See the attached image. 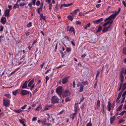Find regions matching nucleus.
Wrapping results in <instances>:
<instances>
[{
	"instance_id": "obj_1",
	"label": "nucleus",
	"mask_w": 126,
	"mask_h": 126,
	"mask_svg": "<svg viewBox=\"0 0 126 126\" xmlns=\"http://www.w3.org/2000/svg\"><path fill=\"white\" fill-rule=\"evenodd\" d=\"M51 102L53 104L58 103L59 102V100L56 96H53L52 97Z\"/></svg>"
},
{
	"instance_id": "obj_2",
	"label": "nucleus",
	"mask_w": 126,
	"mask_h": 126,
	"mask_svg": "<svg viewBox=\"0 0 126 126\" xmlns=\"http://www.w3.org/2000/svg\"><path fill=\"white\" fill-rule=\"evenodd\" d=\"M10 101L8 99H4L3 100V105L5 107H7L10 105Z\"/></svg>"
},
{
	"instance_id": "obj_3",
	"label": "nucleus",
	"mask_w": 126,
	"mask_h": 126,
	"mask_svg": "<svg viewBox=\"0 0 126 126\" xmlns=\"http://www.w3.org/2000/svg\"><path fill=\"white\" fill-rule=\"evenodd\" d=\"M62 87L61 86H59L56 89V92L58 94L60 97H61V95L62 93Z\"/></svg>"
},
{
	"instance_id": "obj_4",
	"label": "nucleus",
	"mask_w": 126,
	"mask_h": 126,
	"mask_svg": "<svg viewBox=\"0 0 126 126\" xmlns=\"http://www.w3.org/2000/svg\"><path fill=\"white\" fill-rule=\"evenodd\" d=\"M70 78L69 76H66L62 80V82L63 84L67 83L69 79Z\"/></svg>"
},
{
	"instance_id": "obj_5",
	"label": "nucleus",
	"mask_w": 126,
	"mask_h": 126,
	"mask_svg": "<svg viewBox=\"0 0 126 126\" xmlns=\"http://www.w3.org/2000/svg\"><path fill=\"white\" fill-rule=\"evenodd\" d=\"M70 94V92L69 90H66L63 94V97H65L69 95Z\"/></svg>"
},
{
	"instance_id": "obj_6",
	"label": "nucleus",
	"mask_w": 126,
	"mask_h": 126,
	"mask_svg": "<svg viewBox=\"0 0 126 126\" xmlns=\"http://www.w3.org/2000/svg\"><path fill=\"white\" fill-rule=\"evenodd\" d=\"M29 92L26 90H23L21 91V93L23 95H25L27 94H29Z\"/></svg>"
},
{
	"instance_id": "obj_7",
	"label": "nucleus",
	"mask_w": 126,
	"mask_h": 126,
	"mask_svg": "<svg viewBox=\"0 0 126 126\" xmlns=\"http://www.w3.org/2000/svg\"><path fill=\"white\" fill-rule=\"evenodd\" d=\"M103 21V18H102L99 19L97 20L93 21V23L94 24H98L101 22Z\"/></svg>"
},
{
	"instance_id": "obj_8",
	"label": "nucleus",
	"mask_w": 126,
	"mask_h": 126,
	"mask_svg": "<svg viewBox=\"0 0 126 126\" xmlns=\"http://www.w3.org/2000/svg\"><path fill=\"white\" fill-rule=\"evenodd\" d=\"M110 26H109L107 27H105L103 28V30H102V32L103 33H105L110 28Z\"/></svg>"
},
{
	"instance_id": "obj_9",
	"label": "nucleus",
	"mask_w": 126,
	"mask_h": 126,
	"mask_svg": "<svg viewBox=\"0 0 126 126\" xmlns=\"http://www.w3.org/2000/svg\"><path fill=\"white\" fill-rule=\"evenodd\" d=\"M116 15H116L115 14H113L109 16V17L111 21L112 19H114L116 17Z\"/></svg>"
},
{
	"instance_id": "obj_10",
	"label": "nucleus",
	"mask_w": 126,
	"mask_h": 126,
	"mask_svg": "<svg viewBox=\"0 0 126 126\" xmlns=\"http://www.w3.org/2000/svg\"><path fill=\"white\" fill-rule=\"evenodd\" d=\"M6 22V19L5 17H3L1 19V22L3 24H5Z\"/></svg>"
},
{
	"instance_id": "obj_11",
	"label": "nucleus",
	"mask_w": 126,
	"mask_h": 126,
	"mask_svg": "<svg viewBox=\"0 0 126 126\" xmlns=\"http://www.w3.org/2000/svg\"><path fill=\"white\" fill-rule=\"evenodd\" d=\"M9 13L7 10H6L4 11V16H5L8 17L10 16Z\"/></svg>"
},
{
	"instance_id": "obj_12",
	"label": "nucleus",
	"mask_w": 126,
	"mask_h": 126,
	"mask_svg": "<svg viewBox=\"0 0 126 126\" xmlns=\"http://www.w3.org/2000/svg\"><path fill=\"white\" fill-rule=\"evenodd\" d=\"M100 101L98 100L97 101V103L96 105V107L97 109H98L100 107Z\"/></svg>"
},
{
	"instance_id": "obj_13",
	"label": "nucleus",
	"mask_w": 126,
	"mask_h": 126,
	"mask_svg": "<svg viewBox=\"0 0 126 126\" xmlns=\"http://www.w3.org/2000/svg\"><path fill=\"white\" fill-rule=\"evenodd\" d=\"M34 79H33L31 80L29 83L28 84V87H30L33 84V82H34Z\"/></svg>"
},
{
	"instance_id": "obj_14",
	"label": "nucleus",
	"mask_w": 126,
	"mask_h": 126,
	"mask_svg": "<svg viewBox=\"0 0 126 126\" xmlns=\"http://www.w3.org/2000/svg\"><path fill=\"white\" fill-rule=\"evenodd\" d=\"M115 116L112 117L110 118V123L111 124L113 123V121L115 120Z\"/></svg>"
},
{
	"instance_id": "obj_15",
	"label": "nucleus",
	"mask_w": 126,
	"mask_h": 126,
	"mask_svg": "<svg viewBox=\"0 0 126 126\" xmlns=\"http://www.w3.org/2000/svg\"><path fill=\"white\" fill-rule=\"evenodd\" d=\"M111 103L109 102L108 105V111H110L111 110Z\"/></svg>"
},
{
	"instance_id": "obj_16",
	"label": "nucleus",
	"mask_w": 126,
	"mask_h": 126,
	"mask_svg": "<svg viewBox=\"0 0 126 126\" xmlns=\"http://www.w3.org/2000/svg\"><path fill=\"white\" fill-rule=\"evenodd\" d=\"M52 46L53 47L55 46V49H56L57 47V43H55V42L53 43L52 45Z\"/></svg>"
},
{
	"instance_id": "obj_17",
	"label": "nucleus",
	"mask_w": 126,
	"mask_h": 126,
	"mask_svg": "<svg viewBox=\"0 0 126 126\" xmlns=\"http://www.w3.org/2000/svg\"><path fill=\"white\" fill-rule=\"evenodd\" d=\"M126 88V83H125L123 84V85L122 87V89L121 92H123Z\"/></svg>"
},
{
	"instance_id": "obj_18",
	"label": "nucleus",
	"mask_w": 126,
	"mask_h": 126,
	"mask_svg": "<svg viewBox=\"0 0 126 126\" xmlns=\"http://www.w3.org/2000/svg\"><path fill=\"white\" fill-rule=\"evenodd\" d=\"M69 4H61L60 7V8L61 9L63 7V6H64V7H67L70 6Z\"/></svg>"
},
{
	"instance_id": "obj_19",
	"label": "nucleus",
	"mask_w": 126,
	"mask_h": 126,
	"mask_svg": "<svg viewBox=\"0 0 126 126\" xmlns=\"http://www.w3.org/2000/svg\"><path fill=\"white\" fill-rule=\"evenodd\" d=\"M27 87V82L26 81L23 84L22 88H26Z\"/></svg>"
},
{
	"instance_id": "obj_20",
	"label": "nucleus",
	"mask_w": 126,
	"mask_h": 126,
	"mask_svg": "<svg viewBox=\"0 0 126 126\" xmlns=\"http://www.w3.org/2000/svg\"><path fill=\"white\" fill-rule=\"evenodd\" d=\"M41 104H40L36 109L35 110L37 111H39L40 109H41Z\"/></svg>"
},
{
	"instance_id": "obj_21",
	"label": "nucleus",
	"mask_w": 126,
	"mask_h": 126,
	"mask_svg": "<svg viewBox=\"0 0 126 126\" xmlns=\"http://www.w3.org/2000/svg\"><path fill=\"white\" fill-rule=\"evenodd\" d=\"M18 3H16L13 6V8L14 9H16V8H19V5H18Z\"/></svg>"
},
{
	"instance_id": "obj_22",
	"label": "nucleus",
	"mask_w": 126,
	"mask_h": 126,
	"mask_svg": "<svg viewBox=\"0 0 126 126\" xmlns=\"http://www.w3.org/2000/svg\"><path fill=\"white\" fill-rule=\"evenodd\" d=\"M102 28L101 26H99L96 31V32L98 33L100 32L101 31Z\"/></svg>"
},
{
	"instance_id": "obj_23",
	"label": "nucleus",
	"mask_w": 126,
	"mask_h": 126,
	"mask_svg": "<svg viewBox=\"0 0 126 126\" xmlns=\"http://www.w3.org/2000/svg\"><path fill=\"white\" fill-rule=\"evenodd\" d=\"M13 111L16 113H20V112L22 111V110H14Z\"/></svg>"
},
{
	"instance_id": "obj_24",
	"label": "nucleus",
	"mask_w": 126,
	"mask_h": 126,
	"mask_svg": "<svg viewBox=\"0 0 126 126\" xmlns=\"http://www.w3.org/2000/svg\"><path fill=\"white\" fill-rule=\"evenodd\" d=\"M72 16H71L70 15H69L67 17L69 20L72 21L73 20V18L72 17Z\"/></svg>"
},
{
	"instance_id": "obj_25",
	"label": "nucleus",
	"mask_w": 126,
	"mask_h": 126,
	"mask_svg": "<svg viewBox=\"0 0 126 126\" xmlns=\"http://www.w3.org/2000/svg\"><path fill=\"white\" fill-rule=\"evenodd\" d=\"M18 90V89H17L15 91H13L12 92L13 94L15 96H16V93L17 92Z\"/></svg>"
},
{
	"instance_id": "obj_26",
	"label": "nucleus",
	"mask_w": 126,
	"mask_h": 126,
	"mask_svg": "<svg viewBox=\"0 0 126 126\" xmlns=\"http://www.w3.org/2000/svg\"><path fill=\"white\" fill-rule=\"evenodd\" d=\"M69 31H71V32H73L75 30L74 27L72 26H71L70 27V28L69 30Z\"/></svg>"
},
{
	"instance_id": "obj_27",
	"label": "nucleus",
	"mask_w": 126,
	"mask_h": 126,
	"mask_svg": "<svg viewBox=\"0 0 126 126\" xmlns=\"http://www.w3.org/2000/svg\"><path fill=\"white\" fill-rule=\"evenodd\" d=\"M123 52L124 54L126 55V47H124L123 49Z\"/></svg>"
},
{
	"instance_id": "obj_28",
	"label": "nucleus",
	"mask_w": 126,
	"mask_h": 126,
	"mask_svg": "<svg viewBox=\"0 0 126 126\" xmlns=\"http://www.w3.org/2000/svg\"><path fill=\"white\" fill-rule=\"evenodd\" d=\"M83 86L82 85H81L80 88V90H79V91L80 92H81L83 91Z\"/></svg>"
},
{
	"instance_id": "obj_29",
	"label": "nucleus",
	"mask_w": 126,
	"mask_h": 126,
	"mask_svg": "<svg viewBox=\"0 0 126 126\" xmlns=\"http://www.w3.org/2000/svg\"><path fill=\"white\" fill-rule=\"evenodd\" d=\"M46 118H44L41 121V122L42 123H44V124H46Z\"/></svg>"
},
{
	"instance_id": "obj_30",
	"label": "nucleus",
	"mask_w": 126,
	"mask_h": 126,
	"mask_svg": "<svg viewBox=\"0 0 126 126\" xmlns=\"http://www.w3.org/2000/svg\"><path fill=\"white\" fill-rule=\"evenodd\" d=\"M110 21H108L106 22L103 25V26L104 27L106 26L110 23Z\"/></svg>"
},
{
	"instance_id": "obj_31",
	"label": "nucleus",
	"mask_w": 126,
	"mask_h": 126,
	"mask_svg": "<svg viewBox=\"0 0 126 126\" xmlns=\"http://www.w3.org/2000/svg\"><path fill=\"white\" fill-rule=\"evenodd\" d=\"M26 4L25 3H21L19 5L20 6L22 7L23 6L25 5H26Z\"/></svg>"
},
{
	"instance_id": "obj_32",
	"label": "nucleus",
	"mask_w": 126,
	"mask_h": 126,
	"mask_svg": "<svg viewBox=\"0 0 126 126\" xmlns=\"http://www.w3.org/2000/svg\"><path fill=\"white\" fill-rule=\"evenodd\" d=\"M92 126V124L91 122V121H90V122L89 123L86 124V126Z\"/></svg>"
},
{
	"instance_id": "obj_33",
	"label": "nucleus",
	"mask_w": 126,
	"mask_h": 126,
	"mask_svg": "<svg viewBox=\"0 0 126 126\" xmlns=\"http://www.w3.org/2000/svg\"><path fill=\"white\" fill-rule=\"evenodd\" d=\"M5 96L7 97H8L9 98H11V97L10 96V95L9 94H5Z\"/></svg>"
},
{
	"instance_id": "obj_34",
	"label": "nucleus",
	"mask_w": 126,
	"mask_h": 126,
	"mask_svg": "<svg viewBox=\"0 0 126 126\" xmlns=\"http://www.w3.org/2000/svg\"><path fill=\"white\" fill-rule=\"evenodd\" d=\"M71 48H70L67 47V49H66V51L68 52H69L71 51Z\"/></svg>"
},
{
	"instance_id": "obj_35",
	"label": "nucleus",
	"mask_w": 126,
	"mask_h": 126,
	"mask_svg": "<svg viewBox=\"0 0 126 126\" xmlns=\"http://www.w3.org/2000/svg\"><path fill=\"white\" fill-rule=\"evenodd\" d=\"M32 26V23L31 22L29 23H28L27 25V27H30Z\"/></svg>"
},
{
	"instance_id": "obj_36",
	"label": "nucleus",
	"mask_w": 126,
	"mask_h": 126,
	"mask_svg": "<svg viewBox=\"0 0 126 126\" xmlns=\"http://www.w3.org/2000/svg\"><path fill=\"white\" fill-rule=\"evenodd\" d=\"M126 112V111H122L120 113H119V115H121V116H123L124 114V113Z\"/></svg>"
},
{
	"instance_id": "obj_37",
	"label": "nucleus",
	"mask_w": 126,
	"mask_h": 126,
	"mask_svg": "<svg viewBox=\"0 0 126 126\" xmlns=\"http://www.w3.org/2000/svg\"><path fill=\"white\" fill-rule=\"evenodd\" d=\"M49 77L47 76H46V83H47V81L49 80Z\"/></svg>"
},
{
	"instance_id": "obj_38",
	"label": "nucleus",
	"mask_w": 126,
	"mask_h": 126,
	"mask_svg": "<svg viewBox=\"0 0 126 126\" xmlns=\"http://www.w3.org/2000/svg\"><path fill=\"white\" fill-rule=\"evenodd\" d=\"M59 51H60V53H61V54L62 55V58H63L64 56L65 55V54H64V53L63 52H62L61 50H60Z\"/></svg>"
},
{
	"instance_id": "obj_39",
	"label": "nucleus",
	"mask_w": 126,
	"mask_h": 126,
	"mask_svg": "<svg viewBox=\"0 0 126 126\" xmlns=\"http://www.w3.org/2000/svg\"><path fill=\"white\" fill-rule=\"evenodd\" d=\"M49 9L50 10L52 9V4L51 3L50 4H49Z\"/></svg>"
},
{
	"instance_id": "obj_40",
	"label": "nucleus",
	"mask_w": 126,
	"mask_h": 126,
	"mask_svg": "<svg viewBox=\"0 0 126 126\" xmlns=\"http://www.w3.org/2000/svg\"><path fill=\"white\" fill-rule=\"evenodd\" d=\"M100 74V72L99 71H97L96 76V78L95 79V80L97 79V77L98 76H99Z\"/></svg>"
},
{
	"instance_id": "obj_41",
	"label": "nucleus",
	"mask_w": 126,
	"mask_h": 126,
	"mask_svg": "<svg viewBox=\"0 0 126 126\" xmlns=\"http://www.w3.org/2000/svg\"><path fill=\"white\" fill-rule=\"evenodd\" d=\"M40 1L39 0L37 1L36 2V5L37 6H39V5H40Z\"/></svg>"
},
{
	"instance_id": "obj_42",
	"label": "nucleus",
	"mask_w": 126,
	"mask_h": 126,
	"mask_svg": "<svg viewBox=\"0 0 126 126\" xmlns=\"http://www.w3.org/2000/svg\"><path fill=\"white\" fill-rule=\"evenodd\" d=\"M79 9H78L76 10H74L73 12L72 13H74V14H75L76 13V12L77 11H79Z\"/></svg>"
},
{
	"instance_id": "obj_43",
	"label": "nucleus",
	"mask_w": 126,
	"mask_h": 126,
	"mask_svg": "<svg viewBox=\"0 0 126 126\" xmlns=\"http://www.w3.org/2000/svg\"><path fill=\"white\" fill-rule=\"evenodd\" d=\"M120 78L121 79H124V76L123 74H120Z\"/></svg>"
},
{
	"instance_id": "obj_44",
	"label": "nucleus",
	"mask_w": 126,
	"mask_h": 126,
	"mask_svg": "<svg viewBox=\"0 0 126 126\" xmlns=\"http://www.w3.org/2000/svg\"><path fill=\"white\" fill-rule=\"evenodd\" d=\"M55 9L56 10H58V4H57L55 7Z\"/></svg>"
},
{
	"instance_id": "obj_45",
	"label": "nucleus",
	"mask_w": 126,
	"mask_h": 126,
	"mask_svg": "<svg viewBox=\"0 0 126 126\" xmlns=\"http://www.w3.org/2000/svg\"><path fill=\"white\" fill-rule=\"evenodd\" d=\"M102 109L103 111H104V110L105 109V106L103 104H102Z\"/></svg>"
},
{
	"instance_id": "obj_46",
	"label": "nucleus",
	"mask_w": 126,
	"mask_h": 126,
	"mask_svg": "<svg viewBox=\"0 0 126 126\" xmlns=\"http://www.w3.org/2000/svg\"><path fill=\"white\" fill-rule=\"evenodd\" d=\"M36 0H32V4L33 5H35V2Z\"/></svg>"
},
{
	"instance_id": "obj_47",
	"label": "nucleus",
	"mask_w": 126,
	"mask_h": 126,
	"mask_svg": "<svg viewBox=\"0 0 126 126\" xmlns=\"http://www.w3.org/2000/svg\"><path fill=\"white\" fill-rule=\"evenodd\" d=\"M122 92H120L118 94V97H121V96L122 95Z\"/></svg>"
},
{
	"instance_id": "obj_48",
	"label": "nucleus",
	"mask_w": 126,
	"mask_h": 126,
	"mask_svg": "<svg viewBox=\"0 0 126 126\" xmlns=\"http://www.w3.org/2000/svg\"><path fill=\"white\" fill-rule=\"evenodd\" d=\"M85 15V14L83 13H79V16H82L84 15Z\"/></svg>"
},
{
	"instance_id": "obj_49",
	"label": "nucleus",
	"mask_w": 126,
	"mask_h": 126,
	"mask_svg": "<svg viewBox=\"0 0 126 126\" xmlns=\"http://www.w3.org/2000/svg\"><path fill=\"white\" fill-rule=\"evenodd\" d=\"M47 106L48 105H47L45 107L44 109V110H45L46 111L48 110V108Z\"/></svg>"
},
{
	"instance_id": "obj_50",
	"label": "nucleus",
	"mask_w": 126,
	"mask_h": 126,
	"mask_svg": "<svg viewBox=\"0 0 126 126\" xmlns=\"http://www.w3.org/2000/svg\"><path fill=\"white\" fill-rule=\"evenodd\" d=\"M122 108H120V107H119L117 108V109L116 110V111H119L121 110Z\"/></svg>"
},
{
	"instance_id": "obj_51",
	"label": "nucleus",
	"mask_w": 126,
	"mask_h": 126,
	"mask_svg": "<svg viewBox=\"0 0 126 126\" xmlns=\"http://www.w3.org/2000/svg\"><path fill=\"white\" fill-rule=\"evenodd\" d=\"M82 84L83 85H85L86 84H88V82L86 81L84 82H82Z\"/></svg>"
},
{
	"instance_id": "obj_52",
	"label": "nucleus",
	"mask_w": 126,
	"mask_h": 126,
	"mask_svg": "<svg viewBox=\"0 0 126 126\" xmlns=\"http://www.w3.org/2000/svg\"><path fill=\"white\" fill-rule=\"evenodd\" d=\"M120 10H121L120 8H119L117 12L116 13H115L116 15H117L119 13V12H120Z\"/></svg>"
},
{
	"instance_id": "obj_53",
	"label": "nucleus",
	"mask_w": 126,
	"mask_h": 126,
	"mask_svg": "<svg viewBox=\"0 0 126 126\" xmlns=\"http://www.w3.org/2000/svg\"><path fill=\"white\" fill-rule=\"evenodd\" d=\"M109 20V21H111V20H110V18L109 17H108V18H106L104 20V21H107Z\"/></svg>"
},
{
	"instance_id": "obj_54",
	"label": "nucleus",
	"mask_w": 126,
	"mask_h": 126,
	"mask_svg": "<svg viewBox=\"0 0 126 126\" xmlns=\"http://www.w3.org/2000/svg\"><path fill=\"white\" fill-rule=\"evenodd\" d=\"M19 121L22 124H23L24 123V121H23L22 120L19 119Z\"/></svg>"
},
{
	"instance_id": "obj_55",
	"label": "nucleus",
	"mask_w": 126,
	"mask_h": 126,
	"mask_svg": "<svg viewBox=\"0 0 126 126\" xmlns=\"http://www.w3.org/2000/svg\"><path fill=\"white\" fill-rule=\"evenodd\" d=\"M125 120H124L121 119H120V120H119L118 121L119 123H122L124 121H125Z\"/></svg>"
},
{
	"instance_id": "obj_56",
	"label": "nucleus",
	"mask_w": 126,
	"mask_h": 126,
	"mask_svg": "<svg viewBox=\"0 0 126 126\" xmlns=\"http://www.w3.org/2000/svg\"><path fill=\"white\" fill-rule=\"evenodd\" d=\"M82 96V99H81V100L80 101V102L79 103V104H80L81 103V102H82L83 101V100H84V97H83V95Z\"/></svg>"
},
{
	"instance_id": "obj_57",
	"label": "nucleus",
	"mask_w": 126,
	"mask_h": 126,
	"mask_svg": "<svg viewBox=\"0 0 126 126\" xmlns=\"http://www.w3.org/2000/svg\"><path fill=\"white\" fill-rule=\"evenodd\" d=\"M26 106L27 105H25L23 107H21V108L22 109H24L25 108Z\"/></svg>"
},
{
	"instance_id": "obj_58",
	"label": "nucleus",
	"mask_w": 126,
	"mask_h": 126,
	"mask_svg": "<svg viewBox=\"0 0 126 126\" xmlns=\"http://www.w3.org/2000/svg\"><path fill=\"white\" fill-rule=\"evenodd\" d=\"M70 101V99L68 98H67L65 99V102H66Z\"/></svg>"
},
{
	"instance_id": "obj_59",
	"label": "nucleus",
	"mask_w": 126,
	"mask_h": 126,
	"mask_svg": "<svg viewBox=\"0 0 126 126\" xmlns=\"http://www.w3.org/2000/svg\"><path fill=\"white\" fill-rule=\"evenodd\" d=\"M123 80L124 79H121V83L120 84V85L122 86L123 82Z\"/></svg>"
},
{
	"instance_id": "obj_60",
	"label": "nucleus",
	"mask_w": 126,
	"mask_h": 126,
	"mask_svg": "<svg viewBox=\"0 0 126 126\" xmlns=\"http://www.w3.org/2000/svg\"><path fill=\"white\" fill-rule=\"evenodd\" d=\"M28 5L31 8H32V3L31 2V3H29L28 4Z\"/></svg>"
},
{
	"instance_id": "obj_61",
	"label": "nucleus",
	"mask_w": 126,
	"mask_h": 126,
	"mask_svg": "<svg viewBox=\"0 0 126 126\" xmlns=\"http://www.w3.org/2000/svg\"><path fill=\"white\" fill-rule=\"evenodd\" d=\"M73 86L74 88H75V81L73 82Z\"/></svg>"
},
{
	"instance_id": "obj_62",
	"label": "nucleus",
	"mask_w": 126,
	"mask_h": 126,
	"mask_svg": "<svg viewBox=\"0 0 126 126\" xmlns=\"http://www.w3.org/2000/svg\"><path fill=\"white\" fill-rule=\"evenodd\" d=\"M29 32L28 31H27L25 32V34L27 36H28L29 35Z\"/></svg>"
},
{
	"instance_id": "obj_63",
	"label": "nucleus",
	"mask_w": 126,
	"mask_h": 126,
	"mask_svg": "<svg viewBox=\"0 0 126 126\" xmlns=\"http://www.w3.org/2000/svg\"><path fill=\"white\" fill-rule=\"evenodd\" d=\"M122 3L124 6L125 7L126 6V3H125V1H122Z\"/></svg>"
},
{
	"instance_id": "obj_64",
	"label": "nucleus",
	"mask_w": 126,
	"mask_h": 126,
	"mask_svg": "<svg viewBox=\"0 0 126 126\" xmlns=\"http://www.w3.org/2000/svg\"><path fill=\"white\" fill-rule=\"evenodd\" d=\"M126 95V90L123 93L122 95H123L125 96Z\"/></svg>"
}]
</instances>
